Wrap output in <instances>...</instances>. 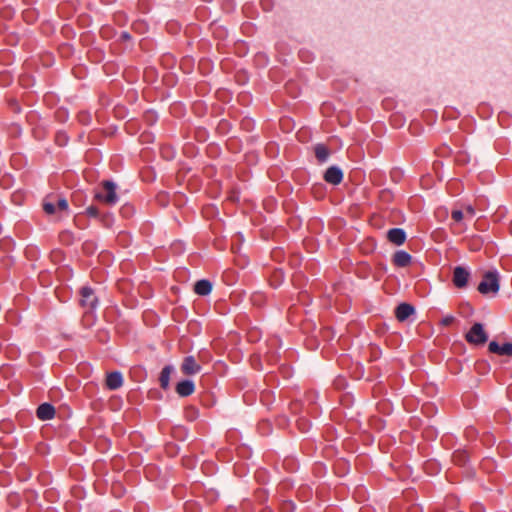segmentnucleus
Masks as SVG:
<instances>
[{"label":"nucleus","instance_id":"f257e3e1","mask_svg":"<svg viewBox=\"0 0 512 512\" xmlns=\"http://www.w3.org/2000/svg\"><path fill=\"white\" fill-rule=\"evenodd\" d=\"M95 198L107 205H115L118 202L116 185L112 181H104L102 186L96 191Z\"/></svg>","mask_w":512,"mask_h":512},{"label":"nucleus","instance_id":"f03ea898","mask_svg":"<svg viewBox=\"0 0 512 512\" xmlns=\"http://www.w3.org/2000/svg\"><path fill=\"white\" fill-rule=\"evenodd\" d=\"M478 291L483 295L496 294L499 291L498 273L496 271L485 273L483 280L478 285Z\"/></svg>","mask_w":512,"mask_h":512},{"label":"nucleus","instance_id":"7ed1b4c3","mask_svg":"<svg viewBox=\"0 0 512 512\" xmlns=\"http://www.w3.org/2000/svg\"><path fill=\"white\" fill-rule=\"evenodd\" d=\"M80 296V305L86 309V313L93 312L97 308L98 297L91 287H82L80 290Z\"/></svg>","mask_w":512,"mask_h":512},{"label":"nucleus","instance_id":"20e7f679","mask_svg":"<svg viewBox=\"0 0 512 512\" xmlns=\"http://www.w3.org/2000/svg\"><path fill=\"white\" fill-rule=\"evenodd\" d=\"M488 335L481 323H475L466 334L467 342L475 345L486 343Z\"/></svg>","mask_w":512,"mask_h":512},{"label":"nucleus","instance_id":"39448f33","mask_svg":"<svg viewBox=\"0 0 512 512\" xmlns=\"http://www.w3.org/2000/svg\"><path fill=\"white\" fill-rule=\"evenodd\" d=\"M469 278H470V272L466 268H464L462 266H457L454 268L452 280H453V284L457 288L466 287Z\"/></svg>","mask_w":512,"mask_h":512},{"label":"nucleus","instance_id":"423d86ee","mask_svg":"<svg viewBox=\"0 0 512 512\" xmlns=\"http://www.w3.org/2000/svg\"><path fill=\"white\" fill-rule=\"evenodd\" d=\"M488 350L491 353L501 356H512V343L507 342L502 345L495 341H491L488 345Z\"/></svg>","mask_w":512,"mask_h":512},{"label":"nucleus","instance_id":"0eeeda50","mask_svg":"<svg viewBox=\"0 0 512 512\" xmlns=\"http://www.w3.org/2000/svg\"><path fill=\"white\" fill-rule=\"evenodd\" d=\"M324 179L330 184L337 185L341 183L343 179V173L339 167L331 166L326 170Z\"/></svg>","mask_w":512,"mask_h":512},{"label":"nucleus","instance_id":"6e6552de","mask_svg":"<svg viewBox=\"0 0 512 512\" xmlns=\"http://www.w3.org/2000/svg\"><path fill=\"white\" fill-rule=\"evenodd\" d=\"M181 370L186 375H194V374L200 372L201 367L199 364H197V362L193 356H187L183 360V363L181 365Z\"/></svg>","mask_w":512,"mask_h":512},{"label":"nucleus","instance_id":"1a4fd4ad","mask_svg":"<svg viewBox=\"0 0 512 512\" xmlns=\"http://www.w3.org/2000/svg\"><path fill=\"white\" fill-rule=\"evenodd\" d=\"M123 385V376L118 371H113L107 374L106 386L110 390H117Z\"/></svg>","mask_w":512,"mask_h":512},{"label":"nucleus","instance_id":"9d476101","mask_svg":"<svg viewBox=\"0 0 512 512\" xmlns=\"http://www.w3.org/2000/svg\"><path fill=\"white\" fill-rule=\"evenodd\" d=\"M387 238L395 245H402L406 240V233L401 228H392L387 232Z\"/></svg>","mask_w":512,"mask_h":512},{"label":"nucleus","instance_id":"9b49d317","mask_svg":"<svg viewBox=\"0 0 512 512\" xmlns=\"http://www.w3.org/2000/svg\"><path fill=\"white\" fill-rule=\"evenodd\" d=\"M36 414L40 420H50L55 415V408L49 403H43L37 408Z\"/></svg>","mask_w":512,"mask_h":512},{"label":"nucleus","instance_id":"f8f14e48","mask_svg":"<svg viewBox=\"0 0 512 512\" xmlns=\"http://www.w3.org/2000/svg\"><path fill=\"white\" fill-rule=\"evenodd\" d=\"M414 312H415V309L412 305H410L408 303H401L400 305L397 306L395 314H396V318L399 321H405Z\"/></svg>","mask_w":512,"mask_h":512},{"label":"nucleus","instance_id":"ddd939ff","mask_svg":"<svg viewBox=\"0 0 512 512\" xmlns=\"http://www.w3.org/2000/svg\"><path fill=\"white\" fill-rule=\"evenodd\" d=\"M195 390V385L192 380L180 381L176 386V392L181 397H187L191 395Z\"/></svg>","mask_w":512,"mask_h":512},{"label":"nucleus","instance_id":"4468645a","mask_svg":"<svg viewBox=\"0 0 512 512\" xmlns=\"http://www.w3.org/2000/svg\"><path fill=\"white\" fill-rule=\"evenodd\" d=\"M411 260V255L404 250L397 251L393 256V263L397 267H407Z\"/></svg>","mask_w":512,"mask_h":512},{"label":"nucleus","instance_id":"2eb2a0df","mask_svg":"<svg viewBox=\"0 0 512 512\" xmlns=\"http://www.w3.org/2000/svg\"><path fill=\"white\" fill-rule=\"evenodd\" d=\"M314 153L315 157L318 160L319 163H325L328 161V158L330 156V151L324 144H317L314 147Z\"/></svg>","mask_w":512,"mask_h":512},{"label":"nucleus","instance_id":"dca6fc26","mask_svg":"<svg viewBox=\"0 0 512 512\" xmlns=\"http://www.w3.org/2000/svg\"><path fill=\"white\" fill-rule=\"evenodd\" d=\"M211 290H212V284L208 280L203 279V280H199L195 283L194 291L198 295L206 296V295L210 294Z\"/></svg>","mask_w":512,"mask_h":512},{"label":"nucleus","instance_id":"f3484780","mask_svg":"<svg viewBox=\"0 0 512 512\" xmlns=\"http://www.w3.org/2000/svg\"><path fill=\"white\" fill-rule=\"evenodd\" d=\"M173 372V367L172 366H165L161 373H160V377H159V382H160V386L163 388V389H167L169 387V383H170V376H171V373Z\"/></svg>","mask_w":512,"mask_h":512},{"label":"nucleus","instance_id":"a211bd4d","mask_svg":"<svg viewBox=\"0 0 512 512\" xmlns=\"http://www.w3.org/2000/svg\"><path fill=\"white\" fill-rule=\"evenodd\" d=\"M43 209L47 214H54L56 210V203L45 201L43 204Z\"/></svg>","mask_w":512,"mask_h":512},{"label":"nucleus","instance_id":"6ab92c4d","mask_svg":"<svg viewBox=\"0 0 512 512\" xmlns=\"http://www.w3.org/2000/svg\"><path fill=\"white\" fill-rule=\"evenodd\" d=\"M68 209V202L65 198H58L56 201V210L65 211Z\"/></svg>","mask_w":512,"mask_h":512},{"label":"nucleus","instance_id":"aec40b11","mask_svg":"<svg viewBox=\"0 0 512 512\" xmlns=\"http://www.w3.org/2000/svg\"><path fill=\"white\" fill-rule=\"evenodd\" d=\"M451 217L455 222H461L464 218V212L461 210H453Z\"/></svg>","mask_w":512,"mask_h":512},{"label":"nucleus","instance_id":"412c9836","mask_svg":"<svg viewBox=\"0 0 512 512\" xmlns=\"http://www.w3.org/2000/svg\"><path fill=\"white\" fill-rule=\"evenodd\" d=\"M86 214L89 216V217H93V218H97L99 216V210L97 207L95 206H89L87 209H86Z\"/></svg>","mask_w":512,"mask_h":512},{"label":"nucleus","instance_id":"4be33fe9","mask_svg":"<svg viewBox=\"0 0 512 512\" xmlns=\"http://www.w3.org/2000/svg\"><path fill=\"white\" fill-rule=\"evenodd\" d=\"M454 461L457 464H463L466 461V455L465 453H458L454 455Z\"/></svg>","mask_w":512,"mask_h":512},{"label":"nucleus","instance_id":"5701e85b","mask_svg":"<svg viewBox=\"0 0 512 512\" xmlns=\"http://www.w3.org/2000/svg\"><path fill=\"white\" fill-rule=\"evenodd\" d=\"M454 321V317L451 316V315H448L446 317H444L441 321V323L444 325V326H448L450 325L452 322Z\"/></svg>","mask_w":512,"mask_h":512},{"label":"nucleus","instance_id":"b1692460","mask_svg":"<svg viewBox=\"0 0 512 512\" xmlns=\"http://www.w3.org/2000/svg\"><path fill=\"white\" fill-rule=\"evenodd\" d=\"M465 212H466V215L469 216L470 218H472L475 215V209L470 205H468L465 208Z\"/></svg>","mask_w":512,"mask_h":512}]
</instances>
